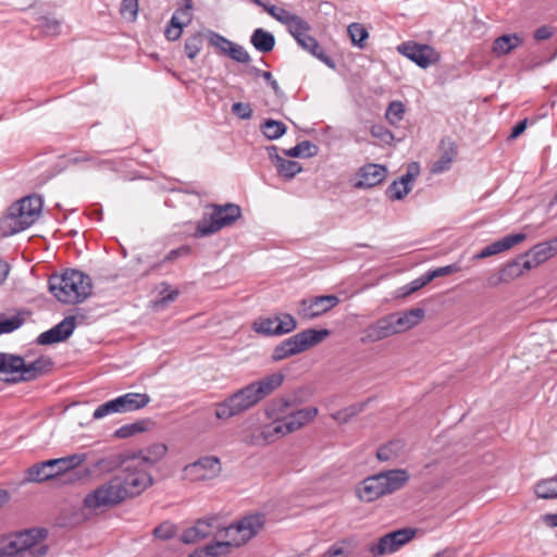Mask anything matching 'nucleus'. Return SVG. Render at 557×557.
Segmentation results:
<instances>
[{"instance_id":"f257e3e1","label":"nucleus","mask_w":557,"mask_h":557,"mask_svg":"<svg viewBox=\"0 0 557 557\" xmlns=\"http://www.w3.org/2000/svg\"><path fill=\"white\" fill-rule=\"evenodd\" d=\"M284 379L283 373L275 372L237 389L223 401L215 404V418L228 420L251 409L274 393L283 384Z\"/></svg>"},{"instance_id":"f03ea898","label":"nucleus","mask_w":557,"mask_h":557,"mask_svg":"<svg viewBox=\"0 0 557 557\" xmlns=\"http://www.w3.org/2000/svg\"><path fill=\"white\" fill-rule=\"evenodd\" d=\"M49 292L62 304L76 305L85 301L92 292L89 275L75 269L52 274L48 280Z\"/></svg>"},{"instance_id":"7ed1b4c3","label":"nucleus","mask_w":557,"mask_h":557,"mask_svg":"<svg viewBox=\"0 0 557 557\" xmlns=\"http://www.w3.org/2000/svg\"><path fill=\"white\" fill-rule=\"evenodd\" d=\"M264 522L263 513L246 516L223 529L228 541L207 545L203 549L197 552L202 553V557H218L227 554L231 546L239 547L256 536L263 528Z\"/></svg>"},{"instance_id":"20e7f679","label":"nucleus","mask_w":557,"mask_h":557,"mask_svg":"<svg viewBox=\"0 0 557 557\" xmlns=\"http://www.w3.org/2000/svg\"><path fill=\"white\" fill-rule=\"evenodd\" d=\"M409 480L406 469L381 471L362 480L356 487V494L361 502L372 503L401 490Z\"/></svg>"},{"instance_id":"39448f33","label":"nucleus","mask_w":557,"mask_h":557,"mask_svg":"<svg viewBox=\"0 0 557 557\" xmlns=\"http://www.w3.org/2000/svg\"><path fill=\"white\" fill-rule=\"evenodd\" d=\"M47 534L46 529L33 528L3 536L0 556L44 557L48 553V545L42 543Z\"/></svg>"},{"instance_id":"423d86ee","label":"nucleus","mask_w":557,"mask_h":557,"mask_svg":"<svg viewBox=\"0 0 557 557\" xmlns=\"http://www.w3.org/2000/svg\"><path fill=\"white\" fill-rule=\"evenodd\" d=\"M42 200L32 195L12 203L8 213L0 221V228L4 236L13 235L32 226L39 218Z\"/></svg>"},{"instance_id":"0eeeda50","label":"nucleus","mask_w":557,"mask_h":557,"mask_svg":"<svg viewBox=\"0 0 557 557\" xmlns=\"http://www.w3.org/2000/svg\"><path fill=\"white\" fill-rule=\"evenodd\" d=\"M207 208L211 209V213L203 214L202 219L197 222L196 237L212 235L223 227L231 226L242 216V209L235 203H210Z\"/></svg>"},{"instance_id":"6e6552de","label":"nucleus","mask_w":557,"mask_h":557,"mask_svg":"<svg viewBox=\"0 0 557 557\" xmlns=\"http://www.w3.org/2000/svg\"><path fill=\"white\" fill-rule=\"evenodd\" d=\"M126 499V490H123L120 478L112 476L84 498V506L90 510L104 507H114Z\"/></svg>"},{"instance_id":"1a4fd4ad","label":"nucleus","mask_w":557,"mask_h":557,"mask_svg":"<svg viewBox=\"0 0 557 557\" xmlns=\"http://www.w3.org/2000/svg\"><path fill=\"white\" fill-rule=\"evenodd\" d=\"M116 478H120L126 498L139 496L153 484V478L148 469L136 461L133 456Z\"/></svg>"},{"instance_id":"9d476101","label":"nucleus","mask_w":557,"mask_h":557,"mask_svg":"<svg viewBox=\"0 0 557 557\" xmlns=\"http://www.w3.org/2000/svg\"><path fill=\"white\" fill-rule=\"evenodd\" d=\"M311 26L302 17H298L295 23L288 28L290 35L296 39L297 44L313 57L319 59L329 67H335V63L330 55H327L315 38L310 36Z\"/></svg>"},{"instance_id":"9b49d317","label":"nucleus","mask_w":557,"mask_h":557,"mask_svg":"<svg viewBox=\"0 0 557 557\" xmlns=\"http://www.w3.org/2000/svg\"><path fill=\"white\" fill-rule=\"evenodd\" d=\"M11 373L20 372V376L7 380L11 383L33 381L46 373H48L53 366L50 357L40 356L36 360L26 363L21 356L11 357L10 362Z\"/></svg>"},{"instance_id":"f8f14e48","label":"nucleus","mask_w":557,"mask_h":557,"mask_svg":"<svg viewBox=\"0 0 557 557\" xmlns=\"http://www.w3.org/2000/svg\"><path fill=\"white\" fill-rule=\"evenodd\" d=\"M222 472V463L216 456H203L183 468L184 479L191 482L209 481Z\"/></svg>"},{"instance_id":"ddd939ff","label":"nucleus","mask_w":557,"mask_h":557,"mask_svg":"<svg viewBox=\"0 0 557 557\" xmlns=\"http://www.w3.org/2000/svg\"><path fill=\"white\" fill-rule=\"evenodd\" d=\"M297 321L289 313H282L274 317H260L252 323V330L265 336H280L295 331Z\"/></svg>"},{"instance_id":"4468645a","label":"nucleus","mask_w":557,"mask_h":557,"mask_svg":"<svg viewBox=\"0 0 557 557\" xmlns=\"http://www.w3.org/2000/svg\"><path fill=\"white\" fill-rule=\"evenodd\" d=\"M397 50L422 69L440 60L438 53L429 45L404 42L397 47Z\"/></svg>"},{"instance_id":"2eb2a0df","label":"nucleus","mask_w":557,"mask_h":557,"mask_svg":"<svg viewBox=\"0 0 557 557\" xmlns=\"http://www.w3.org/2000/svg\"><path fill=\"white\" fill-rule=\"evenodd\" d=\"M329 335H330V331L326 329H322V330L307 329L302 332H299V333L286 338L284 342L289 347L292 354L297 355V354L306 351L307 349L318 345L324 338H326Z\"/></svg>"},{"instance_id":"dca6fc26","label":"nucleus","mask_w":557,"mask_h":557,"mask_svg":"<svg viewBox=\"0 0 557 557\" xmlns=\"http://www.w3.org/2000/svg\"><path fill=\"white\" fill-rule=\"evenodd\" d=\"M339 299L335 295H322L310 299H304L300 301L298 314L307 320H312L335 306H337Z\"/></svg>"},{"instance_id":"f3484780","label":"nucleus","mask_w":557,"mask_h":557,"mask_svg":"<svg viewBox=\"0 0 557 557\" xmlns=\"http://www.w3.org/2000/svg\"><path fill=\"white\" fill-rule=\"evenodd\" d=\"M395 334H399L393 313L386 314L368 325L361 342L375 343Z\"/></svg>"},{"instance_id":"a211bd4d","label":"nucleus","mask_w":557,"mask_h":557,"mask_svg":"<svg viewBox=\"0 0 557 557\" xmlns=\"http://www.w3.org/2000/svg\"><path fill=\"white\" fill-rule=\"evenodd\" d=\"M75 327L76 318L74 315L65 317L60 323L42 332L36 342L42 346L64 342L73 334Z\"/></svg>"},{"instance_id":"6ab92c4d","label":"nucleus","mask_w":557,"mask_h":557,"mask_svg":"<svg viewBox=\"0 0 557 557\" xmlns=\"http://www.w3.org/2000/svg\"><path fill=\"white\" fill-rule=\"evenodd\" d=\"M387 174L384 165L376 163H367L361 166L357 173L359 180L354 184L356 188H371L381 184Z\"/></svg>"},{"instance_id":"aec40b11","label":"nucleus","mask_w":557,"mask_h":557,"mask_svg":"<svg viewBox=\"0 0 557 557\" xmlns=\"http://www.w3.org/2000/svg\"><path fill=\"white\" fill-rule=\"evenodd\" d=\"M218 519L214 517L198 519L195 525L187 528L181 535V541L185 544H193L208 537L214 528Z\"/></svg>"},{"instance_id":"412c9836","label":"nucleus","mask_w":557,"mask_h":557,"mask_svg":"<svg viewBox=\"0 0 557 557\" xmlns=\"http://www.w3.org/2000/svg\"><path fill=\"white\" fill-rule=\"evenodd\" d=\"M88 458V455L86 453L81 454H72L67 455L61 458L53 459V463L61 465L63 469L67 470L70 476L64 480V482H76L84 478L89 476L90 471L84 470L83 473L79 471H74L76 468H78L81 465H83Z\"/></svg>"},{"instance_id":"4be33fe9","label":"nucleus","mask_w":557,"mask_h":557,"mask_svg":"<svg viewBox=\"0 0 557 557\" xmlns=\"http://www.w3.org/2000/svg\"><path fill=\"white\" fill-rule=\"evenodd\" d=\"M168 453V446L162 443H154L144 449H139L136 453H131V456L136 458L139 465L146 469H150L161 461Z\"/></svg>"},{"instance_id":"5701e85b","label":"nucleus","mask_w":557,"mask_h":557,"mask_svg":"<svg viewBox=\"0 0 557 557\" xmlns=\"http://www.w3.org/2000/svg\"><path fill=\"white\" fill-rule=\"evenodd\" d=\"M527 238V235L523 233L510 234L507 235L488 246L482 249L478 255L474 256L475 259H484L499 252L506 251L512 248L515 245L522 243Z\"/></svg>"},{"instance_id":"b1692460","label":"nucleus","mask_w":557,"mask_h":557,"mask_svg":"<svg viewBox=\"0 0 557 557\" xmlns=\"http://www.w3.org/2000/svg\"><path fill=\"white\" fill-rule=\"evenodd\" d=\"M319 414V409L317 407L310 406L301 409H293L287 417H285V421L287 423V431H292V433L300 430L306 426L310 422H312L317 416Z\"/></svg>"},{"instance_id":"393cba45","label":"nucleus","mask_w":557,"mask_h":557,"mask_svg":"<svg viewBox=\"0 0 557 557\" xmlns=\"http://www.w3.org/2000/svg\"><path fill=\"white\" fill-rule=\"evenodd\" d=\"M297 406V400L289 397L274 398L265 408V416L271 420H283L292 412Z\"/></svg>"},{"instance_id":"a878e982","label":"nucleus","mask_w":557,"mask_h":557,"mask_svg":"<svg viewBox=\"0 0 557 557\" xmlns=\"http://www.w3.org/2000/svg\"><path fill=\"white\" fill-rule=\"evenodd\" d=\"M440 149L442 151L441 157L432 164L431 168V172L435 174L447 171L457 156V146L449 138L441 140Z\"/></svg>"},{"instance_id":"bb28decb","label":"nucleus","mask_w":557,"mask_h":557,"mask_svg":"<svg viewBox=\"0 0 557 557\" xmlns=\"http://www.w3.org/2000/svg\"><path fill=\"white\" fill-rule=\"evenodd\" d=\"M399 333L406 332L418 325L424 318L425 312L421 308H413L404 312L393 313Z\"/></svg>"},{"instance_id":"cd10ccee","label":"nucleus","mask_w":557,"mask_h":557,"mask_svg":"<svg viewBox=\"0 0 557 557\" xmlns=\"http://www.w3.org/2000/svg\"><path fill=\"white\" fill-rule=\"evenodd\" d=\"M117 398L121 413L137 411L145 408L151 400L146 393H126Z\"/></svg>"},{"instance_id":"c85d7f7f","label":"nucleus","mask_w":557,"mask_h":557,"mask_svg":"<svg viewBox=\"0 0 557 557\" xmlns=\"http://www.w3.org/2000/svg\"><path fill=\"white\" fill-rule=\"evenodd\" d=\"M528 255H520L516 259L507 262L500 270L499 275L496 282L493 284L496 285L498 283H508L523 274L524 271V262Z\"/></svg>"},{"instance_id":"c756f323","label":"nucleus","mask_w":557,"mask_h":557,"mask_svg":"<svg viewBox=\"0 0 557 557\" xmlns=\"http://www.w3.org/2000/svg\"><path fill=\"white\" fill-rule=\"evenodd\" d=\"M525 255L528 257L525 258L524 269L531 270L549 259L554 255V249L548 243H542L535 245Z\"/></svg>"},{"instance_id":"7c9ffc66","label":"nucleus","mask_w":557,"mask_h":557,"mask_svg":"<svg viewBox=\"0 0 557 557\" xmlns=\"http://www.w3.org/2000/svg\"><path fill=\"white\" fill-rule=\"evenodd\" d=\"M522 44V38L518 34H505L497 37L492 45V52L496 57L509 54L512 50Z\"/></svg>"},{"instance_id":"2f4dec72","label":"nucleus","mask_w":557,"mask_h":557,"mask_svg":"<svg viewBox=\"0 0 557 557\" xmlns=\"http://www.w3.org/2000/svg\"><path fill=\"white\" fill-rule=\"evenodd\" d=\"M131 453L110 454L95 462V468L101 472H111L116 469L124 470L131 459Z\"/></svg>"},{"instance_id":"473e14b6","label":"nucleus","mask_w":557,"mask_h":557,"mask_svg":"<svg viewBox=\"0 0 557 557\" xmlns=\"http://www.w3.org/2000/svg\"><path fill=\"white\" fill-rule=\"evenodd\" d=\"M53 459L41 461L33 465L26 470V480L29 482H45L53 479V474L49 467L53 466Z\"/></svg>"},{"instance_id":"72a5a7b5","label":"nucleus","mask_w":557,"mask_h":557,"mask_svg":"<svg viewBox=\"0 0 557 557\" xmlns=\"http://www.w3.org/2000/svg\"><path fill=\"white\" fill-rule=\"evenodd\" d=\"M250 42L258 51L268 53L272 51L275 46V37L263 28H257L250 37Z\"/></svg>"},{"instance_id":"f704fd0d","label":"nucleus","mask_w":557,"mask_h":557,"mask_svg":"<svg viewBox=\"0 0 557 557\" xmlns=\"http://www.w3.org/2000/svg\"><path fill=\"white\" fill-rule=\"evenodd\" d=\"M287 423L283 420H272L271 423L264 425L261 431V437L267 443H272L280 437L290 434L292 431H287Z\"/></svg>"},{"instance_id":"c9c22d12","label":"nucleus","mask_w":557,"mask_h":557,"mask_svg":"<svg viewBox=\"0 0 557 557\" xmlns=\"http://www.w3.org/2000/svg\"><path fill=\"white\" fill-rule=\"evenodd\" d=\"M409 177L410 175H401L387 187L386 195L391 200H401L411 191L412 185L408 183Z\"/></svg>"},{"instance_id":"e433bc0d","label":"nucleus","mask_w":557,"mask_h":557,"mask_svg":"<svg viewBox=\"0 0 557 557\" xmlns=\"http://www.w3.org/2000/svg\"><path fill=\"white\" fill-rule=\"evenodd\" d=\"M255 3L262 5L264 11H267L272 17L282 24L286 25L289 28L295 21L299 17V15L293 14L289 11L278 8L276 5H268L263 4L260 0H255Z\"/></svg>"},{"instance_id":"4c0bfd02","label":"nucleus","mask_w":557,"mask_h":557,"mask_svg":"<svg viewBox=\"0 0 557 557\" xmlns=\"http://www.w3.org/2000/svg\"><path fill=\"white\" fill-rule=\"evenodd\" d=\"M405 444L401 440H393L382 445L376 450V458L380 461L396 459L404 450Z\"/></svg>"},{"instance_id":"58836bf2","label":"nucleus","mask_w":557,"mask_h":557,"mask_svg":"<svg viewBox=\"0 0 557 557\" xmlns=\"http://www.w3.org/2000/svg\"><path fill=\"white\" fill-rule=\"evenodd\" d=\"M150 419H141L137 420L134 423L125 424L119 428L114 432V436L117 438H127L135 434L143 433L148 430L149 425L151 424Z\"/></svg>"},{"instance_id":"ea45409f","label":"nucleus","mask_w":557,"mask_h":557,"mask_svg":"<svg viewBox=\"0 0 557 557\" xmlns=\"http://www.w3.org/2000/svg\"><path fill=\"white\" fill-rule=\"evenodd\" d=\"M275 166L278 174L287 180L293 178L302 170L299 162L284 159L278 154H275Z\"/></svg>"},{"instance_id":"a19ab883","label":"nucleus","mask_w":557,"mask_h":557,"mask_svg":"<svg viewBox=\"0 0 557 557\" xmlns=\"http://www.w3.org/2000/svg\"><path fill=\"white\" fill-rule=\"evenodd\" d=\"M319 148L309 140H304L290 149L284 150V154L292 158H310L318 154Z\"/></svg>"},{"instance_id":"79ce46f5","label":"nucleus","mask_w":557,"mask_h":557,"mask_svg":"<svg viewBox=\"0 0 557 557\" xmlns=\"http://www.w3.org/2000/svg\"><path fill=\"white\" fill-rule=\"evenodd\" d=\"M159 298L153 302L156 309H163L169 304L173 302L180 295L178 289H171V286L166 282H162L158 286Z\"/></svg>"},{"instance_id":"37998d69","label":"nucleus","mask_w":557,"mask_h":557,"mask_svg":"<svg viewBox=\"0 0 557 557\" xmlns=\"http://www.w3.org/2000/svg\"><path fill=\"white\" fill-rule=\"evenodd\" d=\"M262 134L270 140L277 139L282 137L286 133V125L281 121H275L272 119L265 120L261 126Z\"/></svg>"},{"instance_id":"c03bdc74","label":"nucleus","mask_w":557,"mask_h":557,"mask_svg":"<svg viewBox=\"0 0 557 557\" xmlns=\"http://www.w3.org/2000/svg\"><path fill=\"white\" fill-rule=\"evenodd\" d=\"M535 494L542 499L557 498V478L540 481L535 485Z\"/></svg>"},{"instance_id":"a18cd8bd","label":"nucleus","mask_w":557,"mask_h":557,"mask_svg":"<svg viewBox=\"0 0 557 557\" xmlns=\"http://www.w3.org/2000/svg\"><path fill=\"white\" fill-rule=\"evenodd\" d=\"M67 162L70 164H78V163H82V162H87L92 168H103V166H110L111 165L110 161L99 159V158L95 157L90 152H78L76 154H71L69 157Z\"/></svg>"},{"instance_id":"49530a36","label":"nucleus","mask_w":557,"mask_h":557,"mask_svg":"<svg viewBox=\"0 0 557 557\" xmlns=\"http://www.w3.org/2000/svg\"><path fill=\"white\" fill-rule=\"evenodd\" d=\"M36 21L38 22V27L41 29V33L46 36L53 37L61 33L62 22L60 20L41 15L37 17Z\"/></svg>"},{"instance_id":"de8ad7c7","label":"nucleus","mask_w":557,"mask_h":557,"mask_svg":"<svg viewBox=\"0 0 557 557\" xmlns=\"http://www.w3.org/2000/svg\"><path fill=\"white\" fill-rule=\"evenodd\" d=\"M347 32L354 46L360 49L364 48L369 33L362 24L351 23L348 26Z\"/></svg>"},{"instance_id":"09e8293b","label":"nucleus","mask_w":557,"mask_h":557,"mask_svg":"<svg viewBox=\"0 0 557 557\" xmlns=\"http://www.w3.org/2000/svg\"><path fill=\"white\" fill-rule=\"evenodd\" d=\"M391 539V534L380 537L377 543L372 545L370 550L374 556H382L396 552V547Z\"/></svg>"},{"instance_id":"8fccbe9b","label":"nucleus","mask_w":557,"mask_h":557,"mask_svg":"<svg viewBox=\"0 0 557 557\" xmlns=\"http://www.w3.org/2000/svg\"><path fill=\"white\" fill-rule=\"evenodd\" d=\"M203 39L201 33H196L185 40V53L189 59H195L202 48Z\"/></svg>"},{"instance_id":"3c124183","label":"nucleus","mask_w":557,"mask_h":557,"mask_svg":"<svg viewBox=\"0 0 557 557\" xmlns=\"http://www.w3.org/2000/svg\"><path fill=\"white\" fill-rule=\"evenodd\" d=\"M405 115V106L401 101H393L389 103L385 116L392 125H397Z\"/></svg>"},{"instance_id":"603ef678","label":"nucleus","mask_w":557,"mask_h":557,"mask_svg":"<svg viewBox=\"0 0 557 557\" xmlns=\"http://www.w3.org/2000/svg\"><path fill=\"white\" fill-rule=\"evenodd\" d=\"M207 38L211 46L215 47L224 54H227L228 49L233 44V41L213 30H208Z\"/></svg>"},{"instance_id":"864d4df0","label":"nucleus","mask_w":557,"mask_h":557,"mask_svg":"<svg viewBox=\"0 0 557 557\" xmlns=\"http://www.w3.org/2000/svg\"><path fill=\"white\" fill-rule=\"evenodd\" d=\"M111 413H121L117 398L101 404L94 411L92 418L98 420Z\"/></svg>"},{"instance_id":"5fc2aeb1","label":"nucleus","mask_w":557,"mask_h":557,"mask_svg":"<svg viewBox=\"0 0 557 557\" xmlns=\"http://www.w3.org/2000/svg\"><path fill=\"white\" fill-rule=\"evenodd\" d=\"M391 539L396 547L398 549L406 543H408L416 534V531L412 529H400L394 532H391Z\"/></svg>"},{"instance_id":"6e6d98bb","label":"nucleus","mask_w":557,"mask_h":557,"mask_svg":"<svg viewBox=\"0 0 557 557\" xmlns=\"http://www.w3.org/2000/svg\"><path fill=\"white\" fill-rule=\"evenodd\" d=\"M193 9H186V5H181L172 15L170 20L171 25H188L193 20Z\"/></svg>"},{"instance_id":"4d7b16f0","label":"nucleus","mask_w":557,"mask_h":557,"mask_svg":"<svg viewBox=\"0 0 557 557\" xmlns=\"http://www.w3.org/2000/svg\"><path fill=\"white\" fill-rule=\"evenodd\" d=\"M226 55H228L232 60L243 64H248L251 61V58L245 48L235 42L232 44Z\"/></svg>"},{"instance_id":"13d9d810","label":"nucleus","mask_w":557,"mask_h":557,"mask_svg":"<svg viewBox=\"0 0 557 557\" xmlns=\"http://www.w3.org/2000/svg\"><path fill=\"white\" fill-rule=\"evenodd\" d=\"M428 275H426V272L421 275L420 277L413 280L412 282L408 283L407 285L403 286L400 288V294L399 296L401 297H407L409 296L410 294L419 290L420 288H422L423 286H425L426 284L430 283L429 278H426Z\"/></svg>"},{"instance_id":"bf43d9fd","label":"nucleus","mask_w":557,"mask_h":557,"mask_svg":"<svg viewBox=\"0 0 557 557\" xmlns=\"http://www.w3.org/2000/svg\"><path fill=\"white\" fill-rule=\"evenodd\" d=\"M138 0H122L120 13L129 21H135L138 15Z\"/></svg>"},{"instance_id":"052dcab7","label":"nucleus","mask_w":557,"mask_h":557,"mask_svg":"<svg viewBox=\"0 0 557 557\" xmlns=\"http://www.w3.org/2000/svg\"><path fill=\"white\" fill-rule=\"evenodd\" d=\"M461 270L460 265L458 263L448 264L445 267H440L434 270L428 271L426 275L429 281H433L436 277L446 276L453 273H457Z\"/></svg>"},{"instance_id":"680f3d73","label":"nucleus","mask_w":557,"mask_h":557,"mask_svg":"<svg viewBox=\"0 0 557 557\" xmlns=\"http://www.w3.org/2000/svg\"><path fill=\"white\" fill-rule=\"evenodd\" d=\"M176 533V527L169 522L164 521L153 530V535L161 540H170L172 539Z\"/></svg>"},{"instance_id":"e2e57ef3","label":"nucleus","mask_w":557,"mask_h":557,"mask_svg":"<svg viewBox=\"0 0 557 557\" xmlns=\"http://www.w3.org/2000/svg\"><path fill=\"white\" fill-rule=\"evenodd\" d=\"M370 132L373 137L379 138L384 144L391 145L394 140V134L383 125H373Z\"/></svg>"},{"instance_id":"0e129e2a","label":"nucleus","mask_w":557,"mask_h":557,"mask_svg":"<svg viewBox=\"0 0 557 557\" xmlns=\"http://www.w3.org/2000/svg\"><path fill=\"white\" fill-rule=\"evenodd\" d=\"M232 112L242 120H249L252 116V109L249 103L235 102L232 104Z\"/></svg>"},{"instance_id":"69168bd1","label":"nucleus","mask_w":557,"mask_h":557,"mask_svg":"<svg viewBox=\"0 0 557 557\" xmlns=\"http://www.w3.org/2000/svg\"><path fill=\"white\" fill-rule=\"evenodd\" d=\"M361 410L362 406H351L344 410L337 411L336 413H333L332 418L339 421L341 423H346L351 417L356 416Z\"/></svg>"},{"instance_id":"338daca9","label":"nucleus","mask_w":557,"mask_h":557,"mask_svg":"<svg viewBox=\"0 0 557 557\" xmlns=\"http://www.w3.org/2000/svg\"><path fill=\"white\" fill-rule=\"evenodd\" d=\"M22 323L23 321L18 317H12L0 321V335L17 330Z\"/></svg>"},{"instance_id":"774afa93","label":"nucleus","mask_w":557,"mask_h":557,"mask_svg":"<svg viewBox=\"0 0 557 557\" xmlns=\"http://www.w3.org/2000/svg\"><path fill=\"white\" fill-rule=\"evenodd\" d=\"M294 356L289 349V347L286 345V343L283 341L278 345L275 346L272 352V360L273 361H281L286 358H289Z\"/></svg>"}]
</instances>
